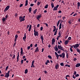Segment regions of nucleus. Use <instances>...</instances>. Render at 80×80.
<instances>
[{"mask_svg":"<svg viewBox=\"0 0 80 80\" xmlns=\"http://www.w3.org/2000/svg\"><path fill=\"white\" fill-rule=\"evenodd\" d=\"M51 5L52 6V8H53V7H54V4H53V3L51 2Z\"/></svg>","mask_w":80,"mask_h":80,"instance_id":"obj_21","label":"nucleus"},{"mask_svg":"<svg viewBox=\"0 0 80 80\" xmlns=\"http://www.w3.org/2000/svg\"><path fill=\"white\" fill-rule=\"evenodd\" d=\"M45 24L46 25V27H48V24H47V23H45Z\"/></svg>","mask_w":80,"mask_h":80,"instance_id":"obj_64","label":"nucleus"},{"mask_svg":"<svg viewBox=\"0 0 80 80\" xmlns=\"http://www.w3.org/2000/svg\"><path fill=\"white\" fill-rule=\"evenodd\" d=\"M58 8H56L55 7H54V8L53 9V11H55V10H57V9Z\"/></svg>","mask_w":80,"mask_h":80,"instance_id":"obj_24","label":"nucleus"},{"mask_svg":"<svg viewBox=\"0 0 80 80\" xmlns=\"http://www.w3.org/2000/svg\"><path fill=\"white\" fill-rule=\"evenodd\" d=\"M73 21L71 19L70 20L68 21V23L70 24V25L72 24V22Z\"/></svg>","mask_w":80,"mask_h":80,"instance_id":"obj_15","label":"nucleus"},{"mask_svg":"<svg viewBox=\"0 0 80 80\" xmlns=\"http://www.w3.org/2000/svg\"><path fill=\"white\" fill-rule=\"evenodd\" d=\"M57 31H56L54 33V35H57Z\"/></svg>","mask_w":80,"mask_h":80,"instance_id":"obj_40","label":"nucleus"},{"mask_svg":"<svg viewBox=\"0 0 80 80\" xmlns=\"http://www.w3.org/2000/svg\"><path fill=\"white\" fill-rule=\"evenodd\" d=\"M29 12L30 13V12H32V7H30L29 8Z\"/></svg>","mask_w":80,"mask_h":80,"instance_id":"obj_25","label":"nucleus"},{"mask_svg":"<svg viewBox=\"0 0 80 80\" xmlns=\"http://www.w3.org/2000/svg\"><path fill=\"white\" fill-rule=\"evenodd\" d=\"M60 65H61V66H64V63H63V62L60 63Z\"/></svg>","mask_w":80,"mask_h":80,"instance_id":"obj_31","label":"nucleus"},{"mask_svg":"<svg viewBox=\"0 0 80 80\" xmlns=\"http://www.w3.org/2000/svg\"><path fill=\"white\" fill-rule=\"evenodd\" d=\"M42 30H43V27H41L40 30H41V31H42Z\"/></svg>","mask_w":80,"mask_h":80,"instance_id":"obj_56","label":"nucleus"},{"mask_svg":"<svg viewBox=\"0 0 80 80\" xmlns=\"http://www.w3.org/2000/svg\"><path fill=\"white\" fill-rule=\"evenodd\" d=\"M75 77H79L80 76V75L78 74H76Z\"/></svg>","mask_w":80,"mask_h":80,"instance_id":"obj_36","label":"nucleus"},{"mask_svg":"<svg viewBox=\"0 0 80 80\" xmlns=\"http://www.w3.org/2000/svg\"><path fill=\"white\" fill-rule=\"evenodd\" d=\"M53 27L54 28V29L53 30V32H55L56 31V27H55V26H53Z\"/></svg>","mask_w":80,"mask_h":80,"instance_id":"obj_22","label":"nucleus"},{"mask_svg":"<svg viewBox=\"0 0 80 80\" xmlns=\"http://www.w3.org/2000/svg\"><path fill=\"white\" fill-rule=\"evenodd\" d=\"M76 15H77V13L74 14L73 15V16L75 17V16H76Z\"/></svg>","mask_w":80,"mask_h":80,"instance_id":"obj_57","label":"nucleus"},{"mask_svg":"<svg viewBox=\"0 0 80 80\" xmlns=\"http://www.w3.org/2000/svg\"><path fill=\"white\" fill-rule=\"evenodd\" d=\"M60 52H61V50H59L57 52L58 53H59V54H60Z\"/></svg>","mask_w":80,"mask_h":80,"instance_id":"obj_50","label":"nucleus"},{"mask_svg":"<svg viewBox=\"0 0 80 80\" xmlns=\"http://www.w3.org/2000/svg\"><path fill=\"white\" fill-rule=\"evenodd\" d=\"M55 55L56 56V58H57V59H58V58L59 57V55L57 53V52H55Z\"/></svg>","mask_w":80,"mask_h":80,"instance_id":"obj_10","label":"nucleus"},{"mask_svg":"<svg viewBox=\"0 0 80 80\" xmlns=\"http://www.w3.org/2000/svg\"><path fill=\"white\" fill-rule=\"evenodd\" d=\"M10 76V74L9 73H6V75H5V77H6V78H8V77Z\"/></svg>","mask_w":80,"mask_h":80,"instance_id":"obj_11","label":"nucleus"},{"mask_svg":"<svg viewBox=\"0 0 80 80\" xmlns=\"http://www.w3.org/2000/svg\"><path fill=\"white\" fill-rule=\"evenodd\" d=\"M26 33H25L24 34V37L23 38V39L24 42H26Z\"/></svg>","mask_w":80,"mask_h":80,"instance_id":"obj_9","label":"nucleus"},{"mask_svg":"<svg viewBox=\"0 0 80 80\" xmlns=\"http://www.w3.org/2000/svg\"><path fill=\"white\" fill-rule=\"evenodd\" d=\"M70 77V76L69 75H67L66 76L65 78L66 79V80H68V78H67V77Z\"/></svg>","mask_w":80,"mask_h":80,"instance_id":"obj_28","label":"nucleus"},{"mask_svg":"<svg viewBox=\"0 0 80 80\" xmlns=\"http://www.w3.org/2000/svg\"><path fill=\"white\" fill-rule=\"evenodd\" d=\"M58 13H62V11L60 10L58 12Z\"/></svg>","mask_w":80,"mask_h":80,"instance_id":"obj_55","label":"nucleus"},{"mask_svg":"<svg viewBox=\"0 0 80 80\" xmlns=\"http://www.w3.org/2000/svg\"><path fill=\"white\" fill-rule=\"evenodd\" d=\"M34 32L35 36H38V32L35 31V28H34Z\"/></svg>","mask_w":80,"mask_h":80,"instance_id":"obj_5","label":"nucleus"},{"mask_svg":"<svg viewBox=\"0 0 80 80\" xmlns=\"http://www.w3.org/2000/svg\"><path fill=\"white\" fill-rule=\"evenodd\" d=\"M21 63L22 65L23 63V60H22L21 61Z\"/></svg>","mask_w":80,"mask_h":80,"instance_id":"obj_39","label":"nucleus"},{"mask_svg":"<svg viewBox=\"0 0 80 80\" xmlns=\"http://www.w3.org/2000/svg\"><path fill=\"white\" fill-rule=\"evenodd\" d=\"M74 75H76V74H77V72L76 71H74V73H73Z\"/></svg>","mask_w":80,"mask_h":80,"instance_id":"obj_47","label":"nucleus"},{"mask_svg":"<svg viewBox=\"0 0 80 80\" xmlns=\"http://www.w3.org/2000/svg\"><path fill=\"white\" fill-rule=\"evenodd\" d=\"M43 51H44V48H42V52H43Z\"/></svg>","mask_w":80,"mask_h":80,"instance_id":"obj_61","label":"nucleus"},{"mask_svg":"<svg viewBox=\"0 0 80 80\" xmlns=\"http://www.w3.org/2000/svg\"><path fill=\"white\" fill-rule=\"evenodd\" d=\"M25 2V6H27L28 5V0L26 1Z\"/></svg>","mask_w":80,"mask_h":80,"instance_id":"obj_20","label":"nucleus"},{"mask_svg":"<svg viewBox=\"0 0 80 80\" xmlns=\"http://www.w3.org/2000/svg\"><path fill=\"white\" fill-rule=\"evenodd\" d=\"M37 9H36L35 10H34L33 11V13L34 14H35V13H36V12H37Z\"/></svg>","mask_w":80,"mask_h":80,"instance_id":"obj_26","label":"nucleus"},{"mask_svg":"<svg viewBox=\"0 0 80 80\" xmlns=\"http://www.w3.org/2000/svg\"><path fill=\"white\" fill-rule=\"evenodd\" d=\"M18 15V14H17V13H16L15 14V17H17V16Z\"/></svg>","mask_w":80,"mask_h":80,"instance_id":"obj_58","label":"nucleus"},{"mask_svg":"<svg viewBox=\"0 0 80 80\" xmlns=\"http://www.w3.org/2000/svg\"><path fill=\"white\" fill-rule=\"evenodd\" d=\"M59 56L60 57H61V58H64L65 56V52H63L61 54H59Z\"/></svg>","mask_w":80,"mask_h":80,"instance_id":"obj_4","label":"nucleus"},{"mask_svg":"<svg viewBox=\"0 0 80 80\" xmlns=\"http://www.w3.org/2000/svg\"><path fill=\"white\" fill-rule=\"evenodd\" d=\"M19 52H18L17 60H19Z\"/></svg>","mask_w":80,"mask_h":80,"instance_id":"obj_23","label":"nucleus"},{"mask_svg":"<svg viewBox=\"0 0 80 80\" xmlns=\"http://www.w3.org/2000/svg\"><path fill=\"white\" fill-rule=\"evenodd\" d=\"M27 73H28V69H26L25 70V74H27Z\"/></svg>","mask_w":80,"mask_h":80,"instance_id":"obj_27","label":"nucleus"},{"mask_svg":"<svg viewBox=\"0 0 80 80\" xmlns=\"http://www.w3.org/2000/svg\"><path fill=\"white\" fill-rule=\"evenodd\" d=\"M31 28H32V25H30L29 26V28L28 29L29 32H30L31 30Z\"/></svg>","mask_w":80,"mask_h":80,"instance_id":"obj_18","label":"nucleus"},{"mask_svg":"<svg viewBox=\"0 0 80 80\" xmlns=\"http://www.w3.org/2000/svg\"><path fill=\"white\" fill-rule=\"evenodd\" d=\"M20 7H23V4H21L20 6H19Z\"/></svg>","mask_w":80,"mask_h":80,"instance_id":"obj_53","label":"nucleus"},{"mask_svg":"<svg viewBox=\"0 0 80 80\" xmlns=\"http://www.w3.org/2000/svg\"><path fill=\"white\" fill-rule=\"evenodd\" d=\"M68 40H72V38L70 37H69Z\"/></svg>","mask_w":80,"mask_h":80,"instance_id":"obj_35","label":"nucleus"},{"mask_svg":"<svg viewBox=\"0 0 80 80\" xmlns=\"http://www.w3.org/2000/svg\"><path fill=\"white\" fill-rule=\"evenodd\" d=\"M40 27V24H38L37 25V27Z\"/></svg>","mask_w":80,"mask_h":80,"instance_id":"obj_63","label":"nucleus"},{"mask_svg":"<svg viewBox=\"0 0 80 80\" xmlns=\"http://www.w3.org/2000/svg\"><path fill=\"white\" fill-rule=\"evenodd\" d=\"M41 39L42 40H43V36H41Z\"/></svg>","mask_w":80,"mask_h":80,"instance_id":"obj_37","label":"nucleus"},{"mask_svg":"<svg viewBox=\"0 0 80 80\" xmlns=\"http://www.w3.org/2000/svg\"><path fill=\"white\" fill-rule=\"evenodd\" d=\"M9 8H10V6H8L6 7V8L4 9V12H6L8 9H9Z\"/></svg>","mask_w":80,"mask_h":80,"instance_id":"obj_6","label":"nucleus"},{"mask_svg":"<svg viewBox=\"0 0 80 80\" xmlns=\"http://www.w3.org/2000/svg\"><path fill=\"white\" fill-rule=\"evenodd\" d=\"M78 6L80 7V2H78Z\"/></svg>","mask_w":80,"mask_h":80,"instance_id":"obj_42","label":"nucleus"},{"mask_svg":"<svg viewBox=\"0 0 80 80\" xmlns=\"http://www.w3.org/2000/svg\"><path fill=\"white\" fill-rule=\"evenodd\" d=\"M39 52V49H38V48L37 47L36 48V50L34 51V52Z\"/></svg>","mask_w":80,"mask_h":80,"instance_id":"obj_13","label":"nucleus"},{"mask_svg":"<svg viewBox=\"0 0 80 80\" xmlns=\"http://www.w3.org/2000/svg\"><path fill=\"white\" fill-rule=\"evenodd\" d=\"M52 42H55V39L53 38L52 40Z\"/></svg>","mask_w":80,"mask_h":80,"instance_id":"obj_32","label":"nucleus"},{"mask_svg":"<svg viewBox=\"0 0 80 80\" xmlns=\"http://www.w3.org/2000/svg\"><path fill=\"white\" fill-rule=\"evenodd\" d=\"M8 66H7L6 68V70H8Z\"/></svg>","mask_w":80,"mask_h":80,"instance_id":"obj_52","label":"nucleus"},{"mask_svg":"<svg viewBox=\"0 0 80 80\" xmlns=\"http://www.w3.org/2000/svg\"><path fill=\"white\" fill-rule=\"evenodd\" d=\"M5 18L6 19H7V18H8V15L7 14Z\"/></svg>","mask_w":80,"mask_h":80,"instance_id":"obj_34","label":"nucleus"},{"mask_svg":"<svg viewBox=\"0 0 80 80\" xmlns=\"http://www.w3.org/2000/svg\"><path fill=\"white\" fill-rule=\"evenodd\" d=\"M46 62H47V63H50V61H49V60H47Z\"/></svg>","mask_w":80,"mask_h":80,"instance_id":"obj_59","label":"nucleus"},{"mask_svg":"<svg viewBox=\"0 0 80 80\" xmlns=\"http://www.w3.org/2000/svg\"><path fill=\"white\" fill-rule=\"evenodd\" d=\"M21 55H23V48H21Z\"/></svg>","mask_w":80,"mask_h":80,"instance_id":"obj_16","label":"nucleus"},{"mask_svg":"<svg viewBox=\"0 0 80 80\" xmlns=\"http://www.w3.org/2000/svg\"><path fill=\"white\" fill-rule=\"evenodd\" d=\"M34 62H35V60H33L32 62V66H33V65H34Z\"/></svg>","mask_w":80,"mask_h":80,"instance_id":"obj_29","label":"nucleus"},{"mask_svg":"<svg viewBox=\"0 0 80 80\" xmlns=\"http://www.w3.org/2000/svg\"><path fill=\"white\" fill-rule=\"evenodd\" d=\"M6 20H7V19L3 17V18L2 19V22H6Z\"/></svg>","mask_w":80,"mask_h":80,"instance_id":"obj_12","label":"nucleus"},{"mask_svg":"<svg viewBox=\"0 0 80 80\" xmlns=\"http://www.w3.org/2000/svg\"><path fill=\"white\" fill-rule=\"evenodd\" d=\"M72 46H73L75 49H76V51L77 52H79V54H80V49H79V48H78V47H79V44H76L75 45H73Z\"/></svg>","mask_w":80,"mask_h":80,"instance_id":"obj_1","label":"nucleus"},{"mask_svg":"<svg viewBox=\"0 0 80 80\" xmlns=\"http://www.w3.org/2000/svg\"><path fill=\"white\" fill-rule=\"evenodd\" d=\"M70 50L71 52H73V50L72 49V48H70Z\"/></svg>","mask_w":80,"mask_h":80,"instance_id":"obj_49","label":"nucleus"},{"mask_svg":"<svg viewBox=\"0 0 80 80\" xmlns=\"http://www.w3.org/2000/svg\"><path fill=\"white\" fill-rule=\"evenodd\" d=\"M15 58V55L13 54V56L12 58V59H14V58Z\"/></svg>","mask_w":80,"mask_h":80,"instance_id":"obj_43","label":"nucleus"},{"mask_svg":"<svg viewBox=\"0 0 80 80\" xmlns=\"http://www.w3.org/2000/svg\"><path fill=\"white\" fill-rule=\"evenodd\" d=\"M48 4H47L45 7H44V8H48Z\"/></svg>","mask_w":80,"mask_h":80,"instance_id":"obj_33","label":"nucleus"},{"mask_svg":"<svg viewBox=\"0 0 80 80\" xmlns=\"http://www.w3.org/2000/svg\"><path fill=\"white\" fill-rule=\"evenodd\" d=\"M80 66V63H78L76 64L75 66L76 67H79Z\"/></svg>","mask_w":80,"mask_h":80,"instance_id":"obj_17","label":"nucleus"},{"mask_svg":"<svg viewBox=\"0 0 80 80\" xmlns=\"http://www.w3.org/2000/svg\"><path fill=\"white\" fill-rule=\"evenodd\" d=\"M68 42H69V40H68L65 41V42L64 43L65 45H67L68 44Z\"/></svg>","mask_w":80,"mask_h":80,"instance_id":"obj_14","label":"nucleus"},{"mask_svg":"<svg viewBox=\"0 0 80 80\" xmlns=\"http://www.w3.org/2000/svg\"><path fill=\"white\" fill-rule=\"evenodd\" d=\"M58 36H60V37H61V33H60V32H59L58 33Z\"/></svg>","mask_w":80,"mask_h":80,"instance_id":"obj_51","label":"nucleus"},{"mask_svg":"<svg viewBox=\"0 0 80 80\" xmlns=\"http://www.w3.org/2000/svg\"><path fill=\"white\" fill-rule=\"evenodd\" d=\"M30 46H28V49L30 50Z\"/></svg>","mask_w":80,"mask_h":80,"instance_id":"obj_62","label":"nucleus"},{"mask_svg":"<svg viewBox=\"0 0 80 80\" xmlns=\"http://www.w3.org/2000/svg\"><path fill=\"white\" fill-rule=\"evenodd\" d=\"M61 28H62V22H61L59 25V29L60 30V29Z\"/></svg>","mask_w":80,"mask_h":80,"instance_id":"obj_19","label":"nucleus"},{"mask_svg":"<svg viewBox=\"0 0 80 80\" xmlns=\"http://www.w3.org/2000/svg\"><path fill=\"white\" fill-rule=\"evenodd\" d=\"M33 5H34V4H33V3H31L30 4V7H33Z\"/></svg>","mask_w":80,"mask_h":80,"instance_id":"obj_46","label":"nucleus"},{"mask_svg":"<svg viewBox=\"0 0 80 80\" xmlns=\"http://www.w3.org/2000/svg\"><path fill=\"white\" fill-rule=\"evenodd\" d=\"M58 50V48H56L55 49V51L56 52H57Z\"/></svg>","mask_w":80,"mask_h":80,"instance_id":"obj_44","label":"nucleus"},{"mask_svg":"<svg viewBox=\"0 0 80 80\" xmlns=\"http://www.w3.org/2000/svg\"><path fill=\"white\" fill-rule=\"evenodd\" d=\"M55 68L56 70H57V69H59V64H58V63H57L56 65H55Z\"/></svg>","mask_w":80,"mask_h":80,"instance_id":"obj_8","label":"nucleus"},{"mask_svg":"<svg viewBox=\"0 0 80 80\" xmlns=\"http://www.w3.org/2000/svg\"><path fill=\"white\" fill-rule=\"evenodd\" d=\"M17 38H18V35H16L15 36V38L17 39Z\"/></svg>","mask_w":80,"mask_h":80,"instance_id":"obj_45","label":"nucleus"},{"mask_svg":"<svg viewBox=\"0 0 80 80\" xmlns=\"http://www.w3.org/2000/svg\"><path fill=\"white\" fill-rule=\"evenodd\" d=\"M41 17H42V14H40L37 17V19L38 20H39V19L40 18H41Z\"/></svg>","mask_w":80,"mask_h":80,"instance_id":"obj_7","label":"nucleus"},{"mask_svg":"<svg viewBox=\"0 0 80 80\" xmlns=\"http://www.w3.org/2000/svg\"><path fill=\"white\" fill-rule=\"evenodd\" d=\"M60 36H58L57 38V40H58V38H60Z\"/></svg>","mask_w":80,"mask_h":80,"instance_id":"obj_48","label":"nucleus"},{"mask_svg":"<svg viewBox=\"0 0 80 80\" xmlns=\"http://www.w3.org/2000/svg\"><path fill=\"white\" fill-rule=\"evenodd\" d=\"M25 16H24L23 17L22 16H20L19 17V20H20V22L25 21Z\"/></svg>","mask_w":80,"mask_h":80,"instance_id":"obj_2","label":"nucleus"},{"mask_svg":"<svg viewBox=\"0 0 80 80\" xmlns=\"http://www.w3.org/2000/svg\"><path fill=\"white\" fill-rule=\"evenodd\" d=\"M48 58H50V59H51V58H52V57L50 55H48Z\"/></svg>","mask_w":80,"mask_h":80,"instance_id":"obj_41","label":"nucleus"},{"mask_svg":"<svg viewBox=\"0 0 80 80\" xmlns=\"http://www.w3.org/2000/svg\"><path fill=\"white\" fill-rule=\"evenodd\" d=\"M60 20H59L58 21V23L57 24H58L59 25V24H60Z\"/></svg>","mask_w":80,"mask_h":80,"instance_id":"obj_54","label":"nucleus"},{"mask_svg":"<svg viewBox=\"0 0 80 80\" xmlns=\"http://www.w3.org/2000/svg\"><path fill=\"white\" fill-rule=\"evenodd\" d=\"M77 59L76 58H74L73 59V60L74 61V62L77 61Z\"/></svg>","mask_w":80,"mask_h":80,"instance_id":"obj_38","label":"nucleus"},{"mask_svg":"<svg viewBox=\"0 0 80 80\" xmlns=\"http://www.w3.org/2000/svg\"><path fill=\"white\" fill-rule=\"evenodd\" d=\"M66 57H67V58H68V57H69V55H68V53H66Z\"/></svg>","mask_w":80,"mask_h":80,"instance_id":"obj_30","label":"nucleus"},{"mask_svg":"<svg viewBox=\"0 0 80 80\" xmlns=\"http://www.w3.org/2000/svg\"><path fill=\"white\" fill-rule=\"evenodd\" d=\"M58 49H59V50H62L63 52H65V49H64V48L61 46V45H58Z\"/></svg>","mask_w":80,"mask_h":80,"instance_id":"obj_3","label":"nucleus"},{"mask_svg":"<svg viewBox=\"0 0 80 80\" xmlns=\"http://www.w3.org/2000/svg\"><path fill=\"white\" fill-rule=\"evenodd\" d=\"M40 2L39 1H38L37 3V5H40Z\"/></svg>","mask_w":80,"mask_h":80,"instance_id":"obj_60","label":"nucleus"}]
</instances>
